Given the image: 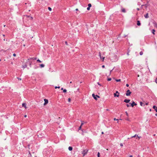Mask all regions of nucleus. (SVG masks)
Returning <instances> with one entry per match:
<instances>
[{
	"mask_svg": "<svg viewBox=\"0 0 157 157\" xmlns=\"http://www.w3.org/2000/svg\"><path fill=\"white\" fill-rule=\"evenodd\" d=\"M92 96L96 100H97V97L98 98H100V96L98 95H95L94 94H92Z\"/></svg>",
	"mask_w": 157,
	"mask_h": 157,
	"instance_id": "f257e3e1",
	"label": "nucleus"
},
{
	"mask_svg": "<svg viewBox=\"0 0 157 157\" xmlns=\"http://www.w3.org/2000/svg\"><path fill=\"white\" fill-rule=\"evenodd\" d=\"M131 92L129 90H128L127 91L126 93V95L127 96H130L131 94Z\"/></svg>",
	"mask_w": 157,
	"mask_h": 157,
	"instance_id": "f03ea898",
	"label": "nucleus"
},
{
	"mask_svg": "<svg viewBox=\"0 0 157 157\" xmlns=\"http://www.w3.org/2000/svg\"><path fill=\"white\" fill-rule=\"evenodd\" d=\"M119 93L117 91H116V93H115L114 94V97H119Z\"/></svg>",
	"mask_w": 157,
	"mask_h": 157,
	"instance_id": "7ed1b4c3",
	"label": "nucleus"
},
{
	"mask_svg": "<svg viewBox=\"0 0 157 157\" xmlns=\"http://www.w3.org/2000/svg\"><path fill=\"white\" fill-rule=\"evenodd\" d=\"M87 151H86L85 150H84L82 152V154L83 156H85V155L87 153Z\"/></svg>",
	"mask_w": 157,
	"mask_h": 157,
	"instance_id": "20e7f679",
	"label": "nucleus"
},
{
	"mask_svg": "<svg viewBox=\"0 0 157 157\" xmlns=\"http://www.w3.org/2000/svg\"><path fill=\"white\" fill-rule=\"evenodd\" d=\"M131 104L132 107H133L134 105H137V104L135 103L133 101H132V103Z\"/></svg>",
	"mask_w": 157,
	"mask_h": 157,
	"instance_id": "39448f33",
	"label": "nucleus"
},
{
	"mask_svg": "<svg viewBox=\"0 0 157 157\" xmlns=\"http://www.w3.org/2000/svg\"><path fill=\"white\" fill-rule=\"evenodd\" d=\"M44 105H46L48 103V99H44Z\"/></svg>",
	"mask_w": 157,
	"mask_h": 157,
	"instance_id": "423d86ee",
	"label": "nucleus"
},
{
	"mask_svg": "<svg viewBox=\"0 0 157 157\" xmlns=\"http://www.w3.org/2000/svg\"><path fill=\"white\" fill-rule=\"evenodd\" d=\"M130 101V100L129 99H125L124 100V102L126 103H128Z\"/></svg>",
	"mask_w": 157,
	"mask_h": 157,
	"instance_id": "0eeeda50",
	"label": "nucleus"
},
{
	"mask_svg": "<svg viewBox=\"0 0 157 157\" xmlns=\"http://www.w3.org/2000/svg\"><path fill=\"white\" fill-rule=\"evenodd\" d=\"M153 24H154V26L155 27L157 28V23L155 21L153 22Z\"/></svg>",
	"mask_w": 157,
	"mask_h": 157,
	"instance_id": "6e6552de",
	"label": "nucleus"
},
{
	"mask_svg": "<svg viewBox=\"0 0 157 157\" xmlns=\"http://www.w3.org/2000/svg\"><path fill=\"white\" fill-rule=\"evenodd\" d=\"M153 108L154 109L155 111L157 112V107L155 105H154L153 106Z\"/></svg>",
	"mask_w": 157,
	"mask_h": 157,
	"instance_id": "1a4fd4ad",
	"label": "nucleus"
},
{
	"mask_svg": "<svg viewBox=\"0 0 157 157\" xmlns=\"http://www.w3.org/2000/svg\"><path fill=\"white\" fill-rule=\"evenodd\" d=\"M99 56H100V59H102V61H104V59L105 57H103L102 58V57L101 56V53H100V52H99Z\"/></svg>",
	"mask_w": 157,
	"mask_h": 157,
	"instance_id": "9d476101",
	"label": "nucleus"
},
{
	"mask_svg": "<svg viewBox=\"0 0 157 157\" xmlns=\"http://www.w3.org/2000/svg\"><path fill=\"white\" fill-rule=\"evenodd\" d=\"M144 16L146 18H148L149 17L148 13H147L145 15H144Z\"/></svg>",
	"mask_w": 157,
	"mask_h": 157,
	"instance_id": "9b49d317",
	"label": "nucleus"
},
{
	"mask_svg": "<svg viewBox=\"0 0 157 157\" xmlns=\"http://www.w3.org/2000/svg\"><path fill=\"white\" fill-rule=\"evenodd\" d=\"M137 25L138 26H140L141 25L140 22L139 21H137Z\"/></svg>",
	"mask_w": 157,
	"mask_h": 157,
	"instance_id": "f8f14e48",
	"label": "nucleus"
},
{
	"mask_svg": "<svg viewBox=\"0 0 157 157\" xmlns=\"http://www.w3.org/2000/svg\"><path fill=\"white\" fill-rule=\"evenodd\" d=\"M40 66L41 68H42L44 67V65L43 64H40Z\"/></svg>",
	"mask_w": 157,
	"mask_h": 157,
	"instance_id": "ddd939ff",
	"label": "nucleus"
},
{
	"mask_svg": "<svg viewBox=\"0 0 157 157\" xmlns=\"http://www.w3.org/2000/svg\"><path fill=\"white\" fill-rule=\"evenodd\" d=\"M26 104L25 103H23L22 104V106L23 107H25V108H26Z\"/></svg>",
	"mask_w": 157,
	"mask_h": 157,
	"instance_id": "4468645a",
	"label": "nucleus"
},
{
	"mask_svg": "<svg viewBox=\"0 0 157 157\" xmlns=\"http://www.w3.org/2000/svg\"><path fill=\"white\" fill-rule=\"evenodd\" d=\"M73 149V148L72 147H71V146H70L69 147H68V150L70 151H71Z\"/></svg>",
	"mask_w": 157,
	"mask_h": 157,
	"instance_id": "2eb2a0df",
	"label": "nucleus"
},
{
	"mask_svg": "<svg viewBox=\"0 0 157 157\" xmlns=\"http://www.w3.org/2000/svg\"><path fill=\"white\" fill-rule=\"evenodd\" d=\"M121 12L123 13H125L126 10L125 9L123 8L121 9Z\"/></svg>",
	"mask_w": 157,
	"mask_h": 157,
	"instance_id": "dca6fc26",
	"label": "nucleus"
},
{
	"mask_svg": "<svg viewBox=\"0 0 157 157\" xmlns=\"http://www.w3.org/2000/svg\"><path fill=\"white\" fill-rule=\"evenodd\" d=\"M140 105L141 106H143V105L144 106V105H145L144 104H143V102L141 101H140Z\"/></svg>",
	"mask_w": 157,
	"mask_h": 157,
	"instance_id": "f3484780",
	"label": "nucleus"
},
{
	"mask_svg": "<svg viewBox=\"0 0 157 157\" xmlns=\"http://www.w3.org/2000/svg\"><path fill=\"white\" fill-rule=\"evenodd\" d=\"M137 136V138H139V139L140 138V137H139L138 136V135H137L136 134L134 136H132V137H131V138H133V137H136V136Z\"/></svg>",
	"mask_w": 157,
	"mask_h": 157,
	"instance_id": "a211bd4d",
	"label": "nucleus"
},
{
	"mask_svg": "<svg viewBox=\"0 0 157 157\" xmlns=\"http://www.w3.org/2000/svg\"><path fill=\"white\" fill-rule=\"evenodd\" d=\"M29 60V66L30 67H31V64H32V61L30 60Z\"/></svg>",
	"mask_w": 157,
	"mask_h": 157,
	"instance_id": "6ab92c4d",
	"label": "nucleus"
},
{
	"mask_svg": "<svg viewBox=\"0 0 157 157\" xmlns=\"http://www.w3.org/2000/svg\"><path fill=\"white\" fill-rule=\"evenodd\" d=\"M155 30L154 29H153L152 30V33L153 34H155Z\"/></svg>",
	"mask_w": 157,
	"mask_h": 157,
	"instance_id": "aec40b11",
	"label": "nucleus"
},
{
	"mask_svg": "<svg viewBox=\"0 0 157 157\" xmlns=\"http://www.w3.org/2000/svg\"><path fill=\"white\" fill-rule=\"evenodd\" d=\"M34 57L32 58H30L29 59H28V60H30L32 61V60H34Z\"/></svg>",
	"mask_w": 157,
	"mask_h": 157,
	"instance_id": "412c9836",
	"label": "nucleus"
},
{
	"mask_svg": "<svg viewBox=\"0 0 157 157\" xmlns=\"http://www.w3.org/2000/svg\"><path fill=\"white\" fill-rule=\"evenodd\" d=\"M27 67V65L26 64H25V65H24L22 67L23 68H25L26 67Z\"/></svg>",
	"mask_w": 157,
	"mask_h": 157,
	"instance_id": "4be33fe9",
	"label": "nucleus"
},
{
	"mask_svg": "<svg viewBox=\"0 0 157 157\" xmlns=\"http://www.w3.org/2000/svg\"><path fill=\"white\" fill-rule=\"evenodd\" d=\"M143 54V52L142 51H141L140 52V55L141 56Z\"/></svg>",
	"mask_w": 157,
	"mask_h": 157,
	"instance_id": "5701e85b",
	"label": "nucleus"
},
{
	"mask_svg": "<svg viewBox=\"0 0 157 157\" xmlns=\"http://www.w3.org/2000/svg\"><path fill=\"white\" fill-rule=\"evenodd\" d=\"M116 81L117 82H119L121 81V79H116Z\"/></svg>",
	"mask_w": 157,
	"mask_h": 157,
	"instance_id": "b1692460",
	"label": "nucleus"
},
{
	"mask_svg": "<svg viewBox=\"0 0 157 157\" xmlns=\"http://www.w3.org/2000/svg\"><path fill=\"white\" fill-rule=\"evenodd\" d=\"M37 62H38L39 63H41L42 62L39 59H38L37 60Z\"/></svg>",
	"mask_w": 157,
	"mask_h": 157,
	"instance_id": "393cba45",
	"label": "nucleus"
},
{
	"mask_svg": "<svg viewBox=\"0 0 157 157\" xmlns=\"http://www.w3.org/2000/svg\"><path fill=\"white\" fill-rule=\"evenodd\" d=\"M97 156L98 157H100V154L99 152H98L97 154Z\"/></svg>",
	"mask_w": 157,
	"mask_h": 157,
	"instance_id": "a878e982",
	"label": "nucleus"
},
{
	"mask_svg": "<svg viewBox=\"0 0 157 157\" xmlns=\"http://www.w3.org/2000/svg\"><path fill=\"white\" fill-rule=\"evenodd\" d=\"M48 10L50 11H51L52 10V8L49 7H48Z\"/></svg>",
	"mask_w": 157,
	"mask_h": 157,
	"instance_id": "bb28decb",
	"label": "nucleus"
},
{
	"mask_svg": "<svg viewBox=\"0 0 157 157\" xmlns=\"http://www.w3.org/2000/svg\"><path fill=\"white\" fill-rule=\"evenodd\" d=\"M145 6L146 8L147 7V4H145V5H142V7L143 6Z\"/></svg>",
	"mask_w": 157,
	"mask_h": 157,
	"instance_id": "cd10ccee",
	"label": "nucleus"
},
{
	"mask_svg": "<svg viewBox=\"0 0 157 157\" xmlns=\"http://www.w3.org/2000/svg\"><path fill=\"white\" fill-rule=\"evenodd\" d=\"M63 93H66L67 92V90L65 89H64L63 90Z\"/></svg>",
	"mask_w": 157,
	"mask_h": 157,
	"instance_id": "c85d7f7f",
	"label": "nucleus"
},
{
	"mask_svg": "<svg viewBox=\"0 0 157 157\" xmlns=\"http://www.w3.org/2000/svg\"><path fill=\"white\" fill-rule=\"evenodd\" d=\"M91 6V4L90 3H89L88 4V7H90Z\"/></svg>",
	"mask_w": 157,
	"mask_h": 157,
	"instance_id": "c756f323",
	"label": "nucleus"
},
{
	"mask_svg": "<svg viewBox=\"0 0 157 157\" xmlns=\"http://www.w3.org/2000/svg\"><path fill=\"white\" fill-rule=\"evenodd\" d=\"M111 80V78H109L107 79L108 81H110Z\"/></svg>",
	"mask_w": 157,
	"mask_h": 157,
	"instance_id": "7c9ffc66",
	"label": "nucleus"
},
{
	"mask_svg": "<svg viewBox=\"0 0 157 157\" xmlns=\"http://www.w3.org/2000/svg\"><path fill=\"white\" fill-rule=\"evenodd\" d=\"M81 128H82V126H80V127L78 128V130H81Z\"/></svg>",
	"mask_w": 157,
	"mask_h": 157,
	"instance_id": "2f4dec72",
	"label": "nucleus"
},
{
	"mask_svg": "<svg viewBox=\"0 0 157 157\" xmlns=\"http://www.w3.org/2000/svg\"><path fill=\"white\" fill-rule=\"evenodd\" d=\"M82 123H81V124L80 125L81 126H82L83 124L84 123H83V122H82Z\"/></svg>",
	"mask_w": 157,
	"mask_h": 157,
	"instance_id": "473e14b6",
	"label": "nucleus"
},
{
	"mask_svg": "<svg viewBox=\"0 0 157 157\" xmlns=\"http://www.w3.org/2000/svg\"><path fill=\"white\" fill-rule=\"evenodd\" d=\"M155 82L156 83H157V76L155 80Z\"/></svg>",
	"mask_w": 157,
	"mask_h": 157,
	"instance_id": "72a5a7b5",
	"label": "nucleus"
},
{
	"mask_svg": "<svg viewBox=\"0 0 157 157\" xmlns=\"http://www.w3.org/2000/svg\"><path fill=\"white\" fill-rule=\"evenodd\" d=\"M60 88V86H56V87H55V89H56V88Z\"/></svg>",
	"mask_w": 157,
	"mask_h": 157,
	"instance_id": "f704fd0d",
	"label": "nucleus"
},
{
	"mask_svg": "<svg viewBox=\"0 0 157 157\" xmlns=\"http://www.w3.org/2000/svg\"><path fill=\"white\" fill-rule=\"evenodd\" d=\"M90 7H88L87 8V10H90Z\"/></svg>",
	"mask_w": 157,
	"mask_h": 157,
	"instance_id": "c9c22d12",
	"label": "nucleus"
},
{
	"mask_svg": "<svg viewBox=\"0 0 157 157\" xmlns=\"http://www.w3.org/2000/svg\"><path fill=\"white\" fill-rule=\"evenodd\" d=\"M120 145L121 146V147L123 146V144L122 143H121L120 144Z\"/></svg>",
	"mask_w": 157,
	"mask_h": 157,
	"instance_id": "e433bc0d",
	"label": "nucleus"
},
{
	"mask_svg": "<svg viewBox=\"0 0 157 157\" xmlns=\"http://www.w3.org/2000/svg\"><path fill=\"white\" fill-rule=\"evenodd\" d=\"M114 121H115V120L118 121V119H116V118H114Z\"/></svg>",
	"mask_w": 157,
	"mask_h": 157,
	"instance_id": "4c0bfd02",
	"label": "nucleus"
},
{
	"mask_svg": "<svg viewBox=\"0 0 157 157\" xmlns=\"http://www.w3.org/2000/svg\"><path fill=\"white\" fill-rule=\"evenodd\" d=\"M126 106H127V107H128L130 106V105H129V104H126Z\"/></svg>",
	"mask_w": 157,
	"mask_h": 157,
	"instance_id": "58836bf2",
	"label": "nucleus"
},
{
	"mask_svg": "<svg viewBox=\"0 0 157 157\" xmlns=\"http://www.w3.org/2000/svg\"><path fill=\"white\" fill-rule=\"evenodd\" d=\"M70 101H71V99H70V98H69L68 99V101L69 102H70Z\"/></svg>",
	"mask_w": 157,
	"mask_h": 157,
	"instance_id": "ea45409f",
	"label": "nucleus"
},
{
	"mask_svg": "<svg viewBox=\"0 0 157 157\" xmlns=\"http://www.w3.org/2000/svg\"><path fill=\"white\" fill-rule=\"evenodd\" d=\"M114 68H113L112 70H110V74H111L112 71L113 70Z\"/></svg>",
	"mask_w": 157,
	"mask_h": 157,
	"instance_id": "a19ab883",
	"label": "nucleus"
},
{
	"mask_svg": "<svg viewBox=\"0 0 157 157\" xmlns=\"http://www.w3.org/2000/svg\"><path fill=\"white\" fill-rule=\"evenodd\" d=\"M13 56H16V54H15V53H14L13 54Z\"/></svg>",
	"mask_w": 157,
	"mask_h": 157,
	"instance_id": "79ce46f5",
	"label": "nucleus"
},
{
	"mask_svg": "<svg viewBox=\"0 0 157 157\" xmlns=\"http://www.w3.org/2000/svg\"><path fill=\"white\" fill-rule=\"evenodd\" d=\"M105 67V66L104 65H103L102 66V67L103 68H104Z\"/></svg>",
	"mask_w": 157,
	"mask_h": 157,
	"instance_id": "37998d69",
	"label": "nucleus"
},
{
	"mask_svg": "<svg viewBox=\"0 0 157 157\" xmlns=\"http://www.w3.org/2000/svg\"><path fill=\"white\" fill-rule=\"evenodd\" d=\"M17 78L18 79V80H21V78Z\"/></svg>",
	"mask_w": 157,
	"mask_h": 157,
	"instance_id": "c03bdc74",
	"label": "nucleus"
},
{
	"mask_svg": "<svg viewBox=\"0 0 157 157\" xmlns=\"http://www.w3.org/2000/svg\"><path fill=\"white\" fill-rule=\"evenodd\" d=\"M125 113H126V114L127 116H128V113H127V112H126H126H125Z\"/></svg>",
	"mask_w": 157,
	"mask_h": 157,
	"instance_id": "a18cd8bd",
	"label": "nucleus"
},
{
	"mask_svg": "<svg viewBox=\"0 0 157 157\" xmlns=\"http://www.w3.org/2000/svg\"><path fill=\"white\" fill-rule=\"evenodd\" d=\"M129 85L128 84H126V86H127V87H128L129 86Z\"/></svg>",
	"mask_w": 157,
	"mask_h": 157,
	"instance_id": "49530a36",
	"label": "nucleus"
},
{
	"mask_svg": "<svg viewBox=\"0 0 157 157\" xmlns=\"http://www.w3.org/2000/svg\"><path fill=\"white\" fill-rule=\"evenodd\" d=\"M129 51H128V53H127V54L128 55H129Z\"/></svg>",
	"mask_w": 157,
	"mask_h": 157,
	"instance_id": "de8ad7c7",
	"label": "nucleus"
},
{
	"mask_svg": "<svg viewBox=\"0 0 157 157\" xmlns=\"http://www.w3.org/2000/svg\"><path fill=\"white\" fill-rule=\"evenodd\" d=\"M148 102L146 103V104H145V105H148Z\"/></svg>",
	"mask_w": 157,
	"mask_h": 157,
	"instance_id": "09e8293b",
	"label": "nucleus"
},
{
	"mask_svg": "<svg viewBox=\"0 0 157 157\" xmlns=\"http://www.w3.org/2000/svg\"><path fill=\"white\" fill-rule=\"evenodd\" d=\"M98 84L99 85L101 86V84L99 83V82H98Z\"/></svg>",
	"mask_w": 157,
	"mask_h": 157,
	"instance_id": "8fccbe9b",
	"label": "nucleus"
},
{
	"mask_svg": "<svg viewBox=\"0 0 157 157\" xmlns=\"http://www.w3.org/2000/svg\"><path fill=\"white\" fill-rule=\"evenodd\" d=\"M65 43V44H66V45H67V42L66 41Z\"/></svg>",
	"mask_w": 157,
	"mask_h": 157,
	"instance_id": "3c124183",
	"label": "nucleus"
},
{
	"mask_svg": "<svg viewBox=\"0 0 157 157\" xmlns=\"http://www.w3.org/2000/svg\"><path fill=\"white\" fill-rule=\"evenodd\" d=\"M137 10H138V11H139V10H140V9L139 8H137Z\"/></svg>",
	"mask_w": 157,
	"mask_h": 157,
	"instance_id": "603ef678",
	"label": "nucleus"
},
{
	"mask_svg": "<svg viewBox=\"0 0 157 157\" xmlns=\"http://www.w3.org/2000/svg\"><path fill=\"white\" fill-rule=\"evenodd\" d=\"M24 117H27V115H25V116H24Z\"/></svg>",
	"mask_w": 157,
	"mask_h": 157,
	"instance_id": "864d4df0",
	"label": "nucleus"
},
{
	"mask_svg": "<svg viewBox=\"0 0 157 157\" xmlns=\"http://www.w3.org/2000/svg\"><path fill=\"white\" fill-rule=\"evenodd\" d=\"M75 10H76V11H78V9H75Z\"/></svg>",
	"mask_w": 157,
	"mask_h": 157,
	"instance_id": "5fc2aeb1",
	"label": "nucleus"
},
{
	"mask_svg": "<svg viewBox=\"0 0 157 157\" xmlns=\"http://www.w3.org/2000/svg\"><path fill=\"white\" fill-rule=\"evenodd\" d=\"M30 18H31V19H32H32H33V17H30Z\"/></svg>",
	"mask_w": 157,
	"mask_h": 157,
	"instance_id": "6e6d98bb",
	"label": "nucleus"
},
{
	"mask_svg": "<svg viewBox=\"0 0 157 157\" xmlns=\"http://www.w3.org/2000/svg\"><path fill=\"white\" fill-rule=\"evenodd\" d=\"M36 58H34V60H36Z\"/></svg>",
	"mask_w": 157,
	"mask_h": 157,
	"instance_id": "4d7b16f0",
	"label": "nucleus"
},
{
	"mask_svg": "<svg viewBox=\"0 0 157 157\" xmlns=\"http://www.w3.org/2000/svg\"><path fill=\"white\" fill-rule=\"evenodd\" d=\"M61 90H63L64 89H63V88H61Z\"/></svg>",
	"mask_w": 157,
	"mask_h": 157,
	"instance_id": "13d9d810",
	"label": "nucleus"
},
{
	"mask_svg": "<svg viewBox=\"0 0 157 157\" xmlns=\"http://www.w3.org/2000/svg\"><path fill=\"white\" fill-rule=\"evenodd\" d=\"M129 157H132V155H130Z\"/></svg>",
	"mask_w": 157,
	"mask_h": 157,
	"instance_id": "bf43d9fd",
	"label": "nucleus"
},
{
	"mask_svg": "<svg viewBox=\"0 0 157 157\" xmlns=\"http://www.w3.org/2000/svg\"><path fill=\"white\" fill-rule=\"evenodd\" d=\"M155 115L156 116H157V113H156V114H155Z\"/></svg>",
	"mask_w": 157,
	"mask_h": 157,
	"instance_id": "052dcab7",
	"label": "nucleus"
},
{
	"mask_svg": "<svg viewBox=\"0 0 157 157\" xmlns=\"http://www.w3.org/2000/svg\"><path fill=\"white\" fill-rule=\"evenodd\" d=\"M101 134H104V132H101Z\"/></svg>",
	"mask_w": 157,
	"mask_h": 157,
	"instance_id": "680f3d73",
	"label": "nucleus"
},
{
	"mask_svg": "<svg viewBox=\"0 0 157 157\" xmlns=\"http://www.w3.org/2000/svg\"><path fill=\"white\" fill-rule=\"evenodd\" d=\"M150 111H151V109H150Z\"/></svg>",
	"mask_w": 157,
	"mask_h": 157,
	"instance_id": "e2e57ef3",
	"label": "nucleus"
},
{
	"mask_svg": "<svg viewBox=\"0 0 157 157\" xmlns=\"http://www.w3.org/2000/svg\"><path fill=\"white\" fill-rule=\"evenodd\" d=\"M5 36V35H4V34H3V36Z\"/></svg>",
	"mask_w": 157,
	"mask_h": 157,
	"instance_id": "0e129e2a",
	"label": "nucleus"
},
{
	"mask_svg": "<svg viewBox=\"0 0 157 157\" xmlns=\"http://www.w3.org/2000/svg\"><path fill=\"white\" fill-rule=\"evenodd\" d=\"M70 83H72V82H71V81L70 82Z\"/></svg>",
	"mask_w": 157,
	"mask_h": 157,
	"instance_id": "69168bd1",
	"label": "nucleus"
},
{
	"mask_svg": "<svg viewBox=\"0 0 157 157\" xmlns=\"http://www.w3.org/2000/svg\"><path fill=\"white\" fill-rule=\"evenodd\" d=\"M126 36L125 35V36H124V37H125Z\"/></svg>",
	"mask_w": 157,
	"mask_h": 157,
	"instance_id": "338daca9",
	"label": "nucleus"
},
{
	"mask_svg": "<svg viewBox=\"0 0 157 157\" xmlns=\"http://www.w3.org/2000/svg\"><path fill=\"white\" fill-rule=\"evenodd\" d=\"M25 46V45H24V46Z\"/></svg>",
	"mask_w": 157,
	"mask_h": 157,
	"instance_id": "774afa93",
	"label": "nucleus"
}]
</instances>
